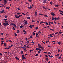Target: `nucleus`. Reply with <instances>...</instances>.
Here are the masks:
<instances>
[{
    "label": "nucleus",
    "instance_id": "4d7b16f0",
    "mask_svg": "<svg viewBox=\"0 0 63 63\" xmlns=\"http://www.w3.org/2000/svg\"><path fill=\"white\" fill-rule=\"evenodd\" d=\"M29 43V41H28L27 42V44H28V43Z\"/></svg>",
    "mask_w": 63,
    "mask_h": 63
},
{
    "label": "nucleus",
    "instance_id": "37998d69",
    "mask_svg": "<svg viewBox=\"0 0 63 63\" xmlns=\"http://www.w3.org/2000/svg\"><path fill=\"white\" fill-rule=\"evenodd\" d=\"M46 25H49V24H48V23H47V22L46 23Z\"/></svg>",
    "mask_w": 63,
    "mask_h": 63
},
{
    "label": "nucleus",
    "instance_id": "4c0bfd02",
    "mask_svg": "<svg viewBox=\"0 0 63 63\" xmlns=\"http://www.w3.org/2000/svg\"><path fill=\"white\" fill-rule=\"evenodd\" d=\"M20 28L22 29L23 28V26H20Z\"/></svg>",
    "mask_w": 63,
    "mask_h": 63
},
{
    "label": "nucleus",
    "instance_id": "4be33fe9",
    "mask_svg": "<svg viewBox=\"0 0 63 63\" xmlns=\"http://www.w3.org/2000/svg\"><path fill=\"white\" fill-rule=\"evenodd\" d=\"M58 32H56L55 33V35H57L58 34Z\"/></svg>",
    "mask_w": 63,
    "mask_h": 63
},
{
    "label": "nucleus",
    "instance_id": "7c9ffc66",
    "mask_svg": "<svg viewBox=\"0 0 63 63\" xmlns=\"http://www.w3.org/2000/svg\"><path fill=\"white\" fill-rule=\"evenodd\" d=\"M9 42H10L11 43H12V41L11 40H9Z\"/></svg>",
    "mask_w": 63,
    "mask_h": 63
},
{
    "label": "nucleus",
    "instance_id": "20e7f679",
    "mask_svg": "<svg viewBox=\"0 0 63 63\" xmlns=\"http://www.w3.org/2000/svg\"><path fill=\"white\" fill-rule=\"evenodd\" d=\"M15 59H16V60H19V58H18L17 57H15Z\"/></svg>",
    "mask_w": 63,
    "mask_h": 63
},
{
    "label": "nucleus",
    "instance_id": "5fc2aeb1",
    "mask_svg": "<svg viewBox=\"0 0 63 63\" xmlns=\"http://www.w3.org/2000/svg\"><path fill=\"white\" fill-rule=\"evenodd\" d=\"M35 34L34 33V32H33V35H34Z\"/></svg>",
    "mask_w": 63,
    "mask_h": 63
},
{
    "label": "nucleus",
    "instance_id": "2eb2a0df",
    "mask_svg": "<svg viewBox=\"0 0 63 63\" xmlns=\"http://www.w3.org/2000/svg\"><path fill=\"white\" fill-rule=\"evenodd\" d=\"M14 24H14V23H11V24L10 25H11V26H12L13 25H14Z\"/></svg>",
    "mask_w": 63,
    "mask_h": 63
},
{
    "label": "nucleus",
    "instance_id": "bf43d9fd",
    "mask_svg": "<svg viewBox=\"0 0 63 63\" xmlns=\"http://www.w3.org/2000/svg\"><path fill=\"white\" fill-rule=\"evenodd\" d=\"M4 42V41H1V43H3V42Z\"/></svg>",
    "mask_w": 63,
    "mask_h": 63
},
{
    "label": "nucleus",
    "instance_id": "e2e57ef3",
    "mask_svg": "<svg viewBox=\"0 0 63 63\" xmlns=\"http://www.w3.org/2000/svg\"><path fill=\"white\" fill-rule=\"evenodd\" d=\"M23 32H24V33H25V32H26V31L25 30H23Z\"/></svg>",
    "mask_w": 63,
    "mask_h": 63
},
{
    "label": "nucleus",
    "instance_id": "dca6fc26",
    "mask_svg": "<svg viewBox=\"0 0 63 63\" xmlns=\"http://www.w3.org/2000/svg\"><path fill=\"white\" fill-rule=\"evenodd\" d=\"M42 7H43V9H46V8L45 6H42Z\"/></svg>",
    "mask_w": 63,
    "mask_h": 63
},
{
    "label": "nucleus",
    "instance_id": "864d4df0",
    "mask_svg": "<svg viewBox=\"0 0 63 63\" xmlns=\"http://www.w3.org/2000/svg\"><path fill=\"white\" fill-rule=\"evenodd\" d=\"M50 36L51 37H53V36H52V35H50Z\"/></svg>",
    "mask_w": 63,
    "mask_h": 63
},
{
    "label": "nucleus",
    "instance_id": "052dcab7",
    "mask_svg": "<svg viewBox=\"0 0 63 63\" xmlns=\"http://www.w3.org/2000/svg\"><path fill=\"white\" fill-rule=\"evenodd\" d=\"M51 43H55V41H51Z\"/></svg>",
    "mask_w": 63,
    "mask_h": 63
},
{
    "label": "nucleus",
    "instance_id": "8fccbe9b",
    "mask_svg": "<svg viewBox=\"0 0 63 63\" xmlns=\"http://www.w3.org/2000/svg\"><path fill=\"white\" fill-rule=\"evenodd\" d=\"M12 29H13V30H15V29L14 27H13V28Z\"/></svg>",
    "mask_w": 63,
    "mask_h": 63
},
{
    "label": "nucleus",
    "instance_id": "13d9d810",
    "mask_svg": "<svg viewBox=\"0 0 63 63\" xmlns=\"http://www.w3.org/2000/svg\"><path fill=\"white\" fill-rule=\"evenodd\" d=\"M49 42V41H47L46 42V43H48V42Z\"/></svg>",
    "mask_w": 63,
    "mask_h": 63
},
{
    "label": "nucleus",
    "instance_id": "72a5a7b5",
    "mask_svg": "<svg viewBox=\"0 0 63 63\" xmlns=\"http://www.w3.org/2000/svg\"><path fill=\"white\" fill-rule=\"evenodd\" d=\"M23 50L26 51H27V49L26 48H24V49H23Z\"/></svg>",
    "mask_w": 63,
    "mask_h": 63
},
{
    "label": "nucleus",
    "instance_id": "39448f33",
    "mask_svg": "<svg viewBox=\"0 0 63 63\" xmlns=\"http://www.w3.org/2000/svg\"><path fill=\"white\" fill-rule=\"evenodd\" d=\"M15 17L17 18H19L18 16L17 15H15Z\"/></svg>",
    "mask_w": 63,
    "mask_h": 63
},
{
    "label": "nucleus",
    "instance_id": "a19ab883",
    "mask_svg": "<svg viewBox=\"0 0 63 63\" xmlns=\"http://www.w3.org/2000/svg\"><path fill=\"white\" fill-rule=\"evenodd\" d=\"M26 59V58H25V57L23 58H22V60H23V59Z\"/></svg>",
    "mask_w": 63,
    "mask_h": 63
},
{
    "label": "nucleus",
    "instance_id": "4468645a",
    "mask_svg": "<svg viewBox=\"0 0 63 63\" xmlns=\"http://www.w3.org/2000/svg\"><path fill=\"white\" fill-rule=\"evenodd\" d=\"M12 46H13V45H11L10 46L8 47H9V48H11V47H12Z\"/></svg>",
    "mask_w": 63,
    "mask_h": 63
},
{
    "label": "nucleus",
    "instance_id": "423d86ee",
    "mask_svg": "<svg viewBox=\"0 0 63 63\" xmlns=\"http://www.w3.org/2000/svg\"><path fill=\"white\" fill-rule=\"evenodd\" d=\"M46 0H44L43 1V3H46Z\"/></svg>",
    "mask_w": 63,
    "mask_h": 63
},
{
    "label": "nucleus",
    "instance_id": "ddd939ff",
    "mask_svg": "<svg viewBox=\"0 0 63 63\" xmlns=\"http://www.w3.org/2000/svg\"><path fill=\"white\" fill-rule=\"evenodd\" d=\"M22 15H19L18 16V17L19 18L21 16H22Z\"/></svg>",
    "mask_w": 63,
    "mask_h": 63
},
{
    "label": "nucleus",
    "instance_id": "3c124183",
    "mask_svg": "<svg viewBox=\"0 0 63 63\" xmlns=\"http://www.w3.org/2000/svg\"><path fill=\"white\" fill-rule=\"evenodd\" d=\"M33 50H33H30V52H31Z\"/></svg>",
    "mask_w": 63,
    "mask_h": 63
},
{
    "label": "nucleus",
    "instance_id": "a878e982",
    "mask_svg": "<svg viewBox=\"0 0 63 63\" xmlns=\"http://www.w3.org/2000/svg\"><path fill=\"white\" fill-rule=\"evenodd\" d=\"M50 4H51V5H52V4H53V2H52V1L50 2Z\"/></svg>",
    "mask_w": 63,
    "mask_h": 63
},
{
    "label": "nucleus",
    "instance_id": "9b49d317",
    "mask_svg": "<svg viewBox=\"0 0 63 63\" xmlns=\"http://www.w3.org/2000/svg\"><path fill=\"white\" fill-rule=\"evenodd\" d=\"M49 59L48 58H46V61H48Z\"/></svg>",
    "mask_w": 63,
    "mask_h": 63
},
{
    "label": "nucleus",
    "instance_id": "1a4fd4ad",
    "mask_svg": "<svg viewBox=\"0 0 63 63\" xmlns=\"http://www.w3.org/2000/svg\"><path fill=\"white\" fill-rule=\"evenodd\" d=\"M16 15H21V13H17Z\"/></svg>",
    "mask_w": 63,
    "mask_h": 63
},
{
    "label": "nucleus",
    "instance_id": "9d476101",
    "mask_svg": "<svg viewBox=\"0 0 63 63\" xmlns=\"http://www.w3.org/2000/svg\"><path fill=\"white\" fill-rule=\"evenodd\" d=\"M4 13V10H2L1 11V13Z\"/></svg>",
    "mask_w": 63,
    "mask_h": 63
},
{
    "label": "nucleus",
    "instance_id": "cd10ccee",
    "mask_svg": "<svg viewBox=\"0 0 63 63\" xmlns=\"http://www.w3.org/2000/svg\"><path fill=\"white\" fill-rule=\"evenodd\" d=\"M4 22H5V23H8V22L7 21L5 20L4 21Z\"/></svg>",
    "mask_w": 63,
    "mask_h": 63
},
{
    "label": "nucleus",
    "instance_id": "f3484780",
    "mask_svg": "<svg viewBox=\"0 0 63 63\" xmlns=\"http://www.w3.org/2000/svg\"><path fill=\"white\" fill-rule=\"evenodd\" d=\"M47 54H51V53H50V52H49L47 53Z\"/></svg>",
    "mask_w": 63,
    "mask_h": 63
},
{
    "label": "nucleus",
    "instance_id": "5701e85b",
    "mask_svg": "<svg viewBox=\"0 0 63 63\" xmlns=\"http://www.w3.org/2000/svg\"><path fill=\"white\" fill-rule=\"evenodd\" d=\"M24 23H25V24L26 25L27 24V22H25Z\"/></svg>",
    "mask_w": 63,
    "mask_h": 63
},
{
    "label": "nucleus",
    "instance_id": "774afa93",
    "mask_svg": "<svg viewBox=\"0 0 63 63\" xmlns=\"http://www.w3.org/2000/svg\"><path fill=\"white\" fill-rule=\"evenodd\" d=\"M60 19V18L59 17V18H57V20H59Z\"/></svg>",
    "mask_w": 63,
    "mask_h": 63
},
{
    "label": "nucleus",
    "instance_id": "aec40b11",
    "mask_svg": "<svg viewBox=\"0 0 63 63\" xmlns=\"http://www.w3.org/2000/svg\"><path fill=\"white\" fill-rule=\"evenodd\" d=\"M6 43H4V46H5V47H6Z\"/></svg>",
    "mask_w": 63,
    "mask_h": 63
},
{
    "label": "nucleus",
    "instance_id": "bb28decb",
    "mask_svg": "<svg viewBox=\"0 0 63 63\" xmlns=\"http://www.w3.org/2000/svg\"><path fill=\"white\" fill-rule=\"evenodd\" d=\"M37 52H38V53H39V54H40V53H41V52L40 51H37Z\"/></svg>",
    "mask_w": 63,
    "mask_h": 63
},
{
    "label": "nucleus",
    "instance_id": "58836bf2",
    "mask_svg": "<svg viewBox=\"0 0 63 63\" xmlns=\"http://www.w3.org/2000/svg\"><path fill=\"white\" fill-rule=\"evenodd\" d=\"M6 9L8 10H9V9L8 8L6 7Z\"/></svg>",
    "mask_w": 63,
    "mask_h": 63
},
{
    "label": "nucleus",
    "instance_id": "2f4dec72",
    "mask_svg": "<svg viewBox=\"0 0 63 63\" xmlns=\"http://www.w3.org/2000/svg\"><path fill=\"white\" fill-rule=\"evenodd\" d=\"M50 23H51V24H53V23L52 22H50Z\"/></svg>",
    "mask_w": 63,
    "mask_h": 63
},
{
    "label": "nucleus",
    "instance_id": "49530a36",
    "mask_svg": "<svg viewBox=\"0 0 63 63\" xmlns=\"http://www.w3.org/2000/svg\"><path fill=\"white\" fill-rule=\"evenodd\" d=\"M22 58H25L24 57V55H22Z\"/></svg>",
    "mask_w": 63,
    "mask_h": 63
},
{
    "label": "nucleus",
    "instance_id": "412c9836",
    "mask_svg": "<svg viewBox=\"0 0 63 63\" xmlns=\"http://www.w3.org/2000/svg\"><path fill=\"white\" fill-rule=\"evenodd\" d=\"M30 18L29 17H27V19H30Z\"/></svg>",
    "mask_w": 63,
    "mask_h": 63
},
{
    "label": "nucleus",
    "instance_id": "7ed1b4c3",
    "mask_svg": "<svg viewBox=\"0 0 63 63\" xmlns=\"http://www.w3.org/2000/svg\"><path fill=\"white\" fill-rule=\"evenodd\" d=\"M51 15H52V16H54L55 15V14L53 12L51 13Z\"/></svg>",
    "mask_w": 63,
    "mask_h": 63
},
{
    "label": "nucleus",
    "instance_id": "79ce46f5",
    "mask_svg": "<svg viewBox=\"0 0 63 63\" xmlns=\"http://www.w3.org/2000/svg\"><path fill=\"white\" fill-rule=\"evenodd\" d=\"M15 35V36H17V34L16 33H15L14 34Z\"/></svg>",
    "mask_w": 63,
    "mask_h": 63
},
{
    "label": "nucleus",
    "instance_id": "6ab92c4d",
    "mask_svg": "<svg viewBox=\"0 0 63 63\" xmlns=\"http://www.w3.org/2000/svg\"><path fill=\"white\" fill-rule=\"evenodd\" d=\"M45 23V22H40V24H41L42 23Z\"/></svg>",
    "mask_w": 63,
    "mask_h": 63
},
{
    "label": "nucleus",
    "instance_id": "c9c22d12",
    "mask_svg": "<svg viewBox=\"0 0 63 63\" xmlns=\"http://www.w3.org/2000/svg\"><path fill=\"white\" fill-rule=\"evenodd\" d=\"M55 6L58 7L59 6V5H55Z\"/></svg>",
    "mask_w": 63,
    "mask_h": 63
},
{
    "label": "nucleus",
    "instance_id": "f03ea898",
    "mask_svg": "<svg viewBox=\"0 0 63 63\" xmlns=\"http://www.w3.org/2000/svg\"><path fill=\"white\" fill-rule=\"evenodd\" d=\"M57 20V17H55V18H52V20H53L54 21H56Z\"/></svg>",
    "mask_w": 63,
    "mask_h": 63
},
{
    "label": "nucleus",
    "instance_id": "ea45409f",
    "mask_svg": "<svg viewBox=\"0 0 63 63\" xmlns=\"http://www.w3.org/2000/svg\"><path fill=\"white\" fill-rule=\"evenodd\" d=\"M38 33H39L40 34H41V32L40 31H39V32H38Z\"/></svg>",
    "mask_w": 63,
    "mask_h": 63
},
{
    "label": "nucleus",
    "instance_id": "f257e3e1",
    "mask_svg": "<svg viewBox=\"0 0 63 63\" xmlns=\"http://www.w3.org/2000/svg\"><path fill=\"white\" fill-rule=\"evenodd\" d=\"M38 47H39V48H40L43 49V47H42V46L41 45H40L38 44Z\"/></svg>",
    "mask_w": 63,
    "mask_h": 63
},
{
    "label": "nucleus",
    "instance_id": "0e129e2a",
    "mask_svg": "<svg viewBox=\"0 0 63 63\" xmlns=\"http://www.w3.org/2000/svg\"><path fill=\"white\" fill-rule=\"evenodd\" d=\"M22 13V14H23V15H25V14L24 13Z\"/></svg>",
    "mask_w": 63,
    "mask_h": 63
},
{
    "label": "nucleus",
    "instance_id": "680f3d73",
    "mask_svg": "<svg viewBox=\"0 0 63 63\" xmlns=\"http://www.w3.org/2000/svg\"><path fill=\"white\" fill-rule=\"evenodd\" d=\"M57 56V57H58L59 56V54H57V55H56Z\"/></svg>",
    "mask_w": 63,
    "mask_h": 63
},
{
    "label": "nucleus",
    "instance_id": "c85d7f7f",
    "mask_svg": "<svg viewBox=\"0 0 63 63\" xmlns=\"http://www.w3.org/2000/svg\"><path fill=\"white\" fill-rule=\"evenodd\" d=\"M38 29V27H35V29L36 30H37Z\"/></svg>",
    "mask_w": 63,
    "mask_h": 63
},
{
    "label": "nucleus",
    "instance_id": "6e6552de",
    "mask_svg": "<svg viewBox=\"0 0 63 63\" xmlns=\"http://www.w3.org/2000/svg\"><path fill=\"white\" fill-rule=\"evenodd\" d=\"M3 24L4 26H6V24H5V23H3Z\"/></svg>",
    "mask_w": 63,
    "mask_h": 63
},
{
    "label": "nucleus",
    "instance_id": "a18cd8bd",
    "mask_svg": "<svg viewBox=\"0 0 63 63\" xmlns=\"http://www.w3.org/2000/svg\"><path fill=\"white\" fill-rule=\"evenodd\" d=\"M1 39L2 40H3L4 39L3 38H1Z\"/></svg>",
    "mask_w": 63,
    "mask_h": 63
},
{
    "label": "nucleus",
    "instance_id": "c756f323",
    "mask_svg": "<svg viewBox=\"0 0 63 63\" xmlns=\"http://www.w3.org/2000/svg\"><path fill=\"white\" fill-rule=\"evenodd\" d=\"M21 48H23V49H26V47H21Z\"/></svg>",
    "mask_w": 63,
    "mask_h": 63
},
{
    "label": "nucleus",
    "instance_id": "e433bc0d",
    "mask_svg": "<svg viewBox=\"0 0 63 63\" xmlns=\"http://www.w3.org/2000/svg\"><path fill=\"white\" fill-rule=\"evenodd\" d=\"M61 58V57H59V58H58V59H60Z\"/></svg>",
    "mask_w": 63,
    "mask_h": 63
},
{
    "label": "nucleus",
    "instance_id": "09e8293b",
    "mask_svg": "<svg viewBox=\"0 0 63 63\" xmlns=\"http://www.w3.org/2000/svg\"><path fill=\"white\" fill-rule=\"evenodd\" d=\"M23 51H21V54H23Z\"/></svg>",
    "mask_w": 63,
    "mask_h": 63
},
{
    "label": "nucleus",
    "instance_id": "f704fd0d",
    "mask_svg": "<svg viewBox=\"0 0 63 63\" xmlns=\"http://www.w3.org/2000/svg\"><path fill=\"white\" fill-rule=\"evenodd\" d=\"M17 9H18V10L19 11L20 10V9L19 8H17Z\"/></svg>",
    "mask_w": 63,
    "mask_h": 63
},
{
    "label": "nucleus",
    "instance_id": "69168bd1",
    "mask_svg": "<svg viewBox=\"0 0 63 63\" xmlns=\"http://www.w3.org/2000/svg\"><path fill=\"white\" fill-rule=\"evenodd\" d=\"M60 15H63V14L61 13H60Z\"/></svg>",
    "mask_w": 63,
    "mask_h": 63
},
{
    "label": "nucleus",
    "instance_id": "de8ad7c7",
    "mask_svg": "<svg viewBox=\"0 0 63 63\" xmlns=\"http://www.w3.org/2000/svg\"><path fill=\"white\" fill-rule=\"evenodd\" d=\"M32 26V27H34V25H31L30 26Z\"/></svg>",
    "mask_w": 63,
    "mask_h": 63
},
{
    "label": "nucleus",
    "instance_id": "473e14b6",
    "mask_svg": "<svg viewBox=\"0 0 63 63\" xmlns=\"http://www.w3.org/2000/svg\"><path fill=\"white\" fill-rule=\"evenodd\" d=\"M38 50H39V51H42L41 49H40V48H39V49Z\"/></svg>",
    "mask_w": 63,
    "mask_h": 63
},
{
    "label": "nucleus",
    "instance_id": "c03bdc74",
    "mask_svg": "<svg viewBox=\"0 0 63 63\" xmlns=\"http://www.w3.org/2000/svg\"><path fill=\"white\" fill-rule=\"evenodd\" d=\"M38 56V54H36L35 55V56L36 57L37 56Z\"/></svg>",
    "mask_w": 63,
    "mask_h": 63
},
{
    "label": "nucleus",
    "instance_id": "b1692460",
    "mask_svg": "<svg viewBox=\"0 0 63 63\" xmlns=\"http://www.w3.org/2000/svg\"><path fill=\"white\" fill-rule=\"evenodd\" d=\"M29 27L31 28V29H32V26H29Z\"/></svg>",
    "mask_w": 63,
    "mask_h": 63
},
{
    "label": "nucleus",
    "instance_id": "0eeeda50",
    "mask_svg": "<svg viewBox=\"0 0 63 63\" xmlns=\"http://www.w3.org/2000/svg\"><path fill=\"white\" fill-rule=\"evenodd\" d=\"M37 13L36 12H35V16H37Z\"/></svg>",
    "mask_w": 63,
    "mask_h": 63
},
{
    "label": "nucleus",
    "instance_id": "338daca9",
    "mask_svg": "<svg viewBox=\"0 0 63 63\" xmlns=\"http://www.w3.org/2000/svg\"><path fill=\"white\" fill-rule=\"evenodd\" d=\"M4 2H6H6H7L6 0H4Z\"/></svg>",
    "mask_w": 63,
    "mask_h": 63
},
{
    "label": "nucleus",
    "instance_id": "603ef678",
    "mask_svg": "<svg viewBox=\"0 0 63 63\" xmlns=\"http://www.w3.org/2000/svg\"><path fill=\"white\" fill-rule=\"evenodd\" d=\"M13 25V26H15V27H16V25H15V24H14V25Z\"/></svg>",
    "mask_w": 63,
    "mask_h": 63
},
{
    "label": "nucleus",
    "instance_id": "6e6d98bb",
    "mask_svg": "<svg viewBox=\"0 0 63 63\" xmlns=\"http://www.w3.org/2000/svg\"><path fill=\"white\" fill-rule=\"evenodd\" d=\"M39 49V48H36V50H38Z\"/></svg>",
    "mask_w": 63,
    "mask_h": 63
},
{
    "label": "nucleus",
    "instance_id": "f8f14e48",
    "mask_svg": "<svg viewBox=\"0 0 63 63\" xmlns=\"http://www.w3.org/2000/svg\"><path fill=\"white\" fill-rule=\"evenodd\" d=\"M32 23H34L35 22V21L33 19L32 20Z\"/></svg>",
    "mask_w": 63,
    "mask_h": 63
},
{
    "label": "nucleus",
    "instance_id": "393cba45",
    "mask_svg": "<svg viewBox=\"0 0 63 63\" xmlns=\"http://www.w3.org/2000/svg\"><path fill=\"white\" fill-rule=\"evenodd\" d=\"M19 31V30H17V33H20V31Z\"/></svg>",
    "mask_w": 63,
    "mask_h": 63
},
{
    "label": "nucleus",
    "instance_id": "a211bd4d",
    "mask_svg": "<svg viewBox=\"0 0 63 63\" xmlns=\"http://www.w3.org/2000/svg\"><path fill=\"white\" fill-rule=\"evenodd\" d=\"M5 24H6L7 25H8L9 24L8 23H5Z\"/></svg>",
    "mask_w": 63,
    "mask_h": 63
}]
</instances>
